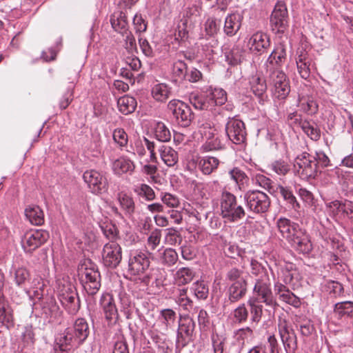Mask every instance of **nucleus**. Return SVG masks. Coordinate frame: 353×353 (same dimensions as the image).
I'll list each match as a JSON object with an SVG mask.
<instances>
[{"label": "nucleus", "mask_w": 353, "mask_h": 353, "mask_svg": "<svg viewBox=\"0 0 353 353\" xmlns=\"http://www.w3.org/2000/svg\"><path fill=\"white\" fill-rule=\"evenodd\" d=\"M278 231L290 245L302 254H308L312 250V244L305 230L291 220L281 217L276 221Z\"/></svg>", "instance_id": "obj_1"}, {"label": "nucleus", "mask_w": 353, "mask_h": 353, "mask_svg": "<svg viewBox=\"0 0 353 353\" xmlns=\"http://www.w3.org/2000/svg\"><path fill=\"white\" fill-rule=\"evenodd\" d=\"M248 273L237 268H232L227 272L225 279L228 282V286L225 292L224 307L244 298L248 292Z\"/></svg>", "instance_id": "obj_2"}, {"label": "nucleus", "mask_w": 353, "mask_h": 353, "mask_svg": "<svg viewBox=\"0 0 353 353\" xmlns=\"http://www.w3.org/2000/svg\"><path fill=\"white\" fill-rule=\"evenodd\" d=\"M253 294L254 296L251 298L259 299V301L266 306L265 312L268 313L270 316H274L279 304L273 295L270 279L267 274H264L256 280L253 288Z\"/></svg>", "instance_id": "obj_3"}, {"label": "nucleus", "mask_w": 353, "mask_h": 353, "mask_svg": "<svg viewBox=\"0 0 353 353\" xmlns=\"http://www.w3.org/2000/svg\"><path fill=\"white\" fill-rule=\"evenodd\" d=\"M221 215L229 222H237L245 216V210L238 204L232 193L223 190L220 198Z\"/></svg>", "instance_id": "obj_4"}, {"label": "nucleus", "mask_w": 353, "mask_h": 353, "mask_svg": "<svg viewBox=\"0 0 353 353\" xmlns=\"http://www.w3.org/2000/svg\"><path fill=\"white\" fill-rule=\"evenodd\" d=\"M316 159L313 155L304 152L298 155L294 162V168L297 174L304 180L315 179L319 170Z\"/></svg>", "instance_id": "obj_5"}, {"label": "nucleus", "mask_w": 353, "mask_h": 353, "mask_svg": "<svg viewBox=\"0 0 353 353\" xmlns=\"http://www.w3.org/2000/svg\"><path fill=\"white\" fill-rule=\"evenodd\" d=\"M247 209L253 214L266 212L270 206V199L262 191L249 190L243 195Z\"/></svg>", "instance_id": "obj_6"}, {"label": "nucleus", "mask_w": 353, "mask_h": 353, "mask_svg": "<svg viewBox=\"0 0 353 353\" xmlns=\"http://www.w3.org/2000/svg\"><path fill=\"white\" fill-rule=\"evenodd\" d=\"M168 108L180 126L187 128L191 125L194 114L187 103L180 100L173 99L168 103Z\"/></svg>", "instance_id": "obj_7"}, {"label": "nucleus", "mask_w": 353, "mask_h": 353, "mask_svg": "<svg viewBox=\"0 0 353 353\" xmlns=\"http://www.w3.org/2000/svg\"><path fill=\"white\" fill-rule=\"evenodd\" d=\"M273 95L279 99H285L290 92L289 80L282 70L266 71Z\"/></svg>", "instance_id": "obj_8"}, {"label": "nucleus", "mask_w": 353, "mask_h": 353, "mask_svg": "<svg viewBox=\"0 0 353 353\" xmlns=\"http://www.w3.org/2000/svg\"><path fill=\"white\" fill-rule=\"evenodd\" d=\"M50 237L49 232L44 230H31L21 238V245L25 252L32 253L45 244Z\"/></svg>", "instance_id": "obj_9"}, {"label": "nucleus", "mask_w": 353, "mask_h": 353, "mask_svg": "<svg viewBox=\"0 0 353 353\" xmlns=\"http://www.w3.org/2000/svg\"><path fill=\"white\" fill-rule=\"evenodd\" d=\"M83 179L92 194H101L108 192V179L101 172L94 169L88 170L84 172Z\"/></svg>", "instance_id": "obj_10"}, {"label": "nucleus", "mask_w": 353, "mask_h": 353, "mask_svg": "<svg viewBox=\"0 0 353 353\" xmlns=\"http://www.w3.org/2000/svg\"><path fill=\"white\" fill-rule=\"evenodd\" d=\"M80 281L88 294L95 295L101 288V274L97 268L91 264L81 270Z\"/></svg>", "instance_id": "obj_11"}, {"label": "nucleus", "mask_w": 353, "mask_h": 353, "mask_svg": "<svg viewBox=\"0 0 353 353\" xmlns=\"http://www.w3.org/2000/svg\"><path fill=\"white\" fill-rule=\"evenodd\" d=\"M149 253L141 250L130 252L128 259V271L130 274L139 276L149 269L150 261Z\"/></svg>", "instance_id": "obj_12"}, {"label": "nucleus", "mask_w": 353, "mask_h": 353, "mask_svg": "<svg viewBox=\"0 0 353 353\" xmlns=\"http://www.w3.org/2000/svg\"><path fill=\"white\" fill-rule=\"evenodd\" d=\"M289 17L286 5L278 1L270 16V26L273 31L283 33L288 27Z\"/></svg>", "instance_id": "obj_13"}, {"label": "nucleus", "mask_w": 353, "mask_h": 353, "mask_svg": "<svg viewBox=\"0 0 353 353\" xmlns=\"http://www.w3.org/2000/svg\"><path fill=\"white\" fill-rule=\"evenodd\" d=\"M225 130L228 139L233 143L240 145L245 141L247 133L241 120L229 117Z\"/></svg>", "instance_id": "obj_14"}, {"label": "nucleus", "mask_w": 353, "mask_h": 353, "mask_svg": "<svg viewBox=\"0 0 353 353\" xmlns=\"http://www.w3.org/2000/svg\"><path fill=\"white\" fill-rule=\"evenodd\" d=\"M102 259L105 266L114 269L122 260V248L116 241L105 243L103 248Z\"/></svg>", "instance_id": "obj_15"}, {"label": "nucleus", "mask_w": 353, "mask_h": 353, "mask_svg": "<svg viewBox=\"0 0 353 353\" xmlns=\"http://www.w3.org/2000/svg\"><path fill=\"white\" fill-rule=\"evenodd\" d=\"M59 299L62 305L70 314H75L80 309L81 304L78 293L74 288L64 287Z\"/></svg>", "instance_id": "obj_16"}, {"label": "nucleus", "mask_w": 353, "mask_h": 353, "mask_svg": "<svg viewBox=\"0 0 353 353\" xmlns=\"http://www.w3.org/2000/svg\"><path fill=\"white\" fill-rule=\"evenodd\" d=\"M278 330L286 353H295L297 350V338L294 330L285 320L279 321Z\"/></svg>", "instance_id": "obj_17"}, {"label": "nucleus", "mask_w": 353, "mask_h": 353, "mask_svg": "<svg viewBox=\"0 0 353 353\" xmlns=\"http://www.w3.org/2000/svg\"><path fill=\"white\" fill-rule=\"evenodd\" d=\"M196 324L194 320L190 316H185L179 322V327L176 333V344L185 346L192 341V336L195 330Z\"/></svg>", "instance_id": "obj_18"}, {"label": "nucleus", "mask_w": 353, "mask_h": 353, "mask_svg": "<svg viewBox=\"0 0 353 353\" xmlns=\"http://www.w3.org/2000/svg\"><path fill=\"white\" fill-rule=\"evenodd\" d=\"M77 341L69 327L57 335L54 344V353H68L73 347H79Z\"/></svg>", "instance_id": "obj_19"}, {"label": "nucleus", "mask_w": 353, "mask_h": 353, "mask_svg": "<svg viewBox=\"0 0 353 353\" xmlns=\"http://www.w3.org/2000/svg\"><path fill=\"white\" fill-rule=\"evenodd\" d=\"M248 46L253 54L262 55L270 46V37L262 31H257L250 37Z\"/></svg>", "instance_id": "obj_20"}, {"label": "nucleus", "mask_w": 353, "mask_h": 353, "mask_svg": "<svg viewBox=\"0 0 353 353\" xmlns=\"http://www.w3.org/2000/svg\"><path fill=\"white\" fill-rule=\"evenodd\" d=\"M286 59L285 47L283 44L279 43L275 46L266 61V71L282 70L281 68L285 63Z\"/></svg>", "instance_id": "obj_21"}, {"label": "nucleus", "mask_w": 353, "mask_h": 353, "mask_svg": "<svg viewBox=\"0 0 353 353\" xmlns=\"http://www.w3.org/2000/svg\"><path fill=\"white\" fill-rule=\"evenodd\" d=\"M249 83L252 93L259 99L260 103H263L268 99L266 80L256 74L249 79Z\"/></svg>", "instance_id": "obj_22"}, {"label": "nucleus", "mask_w": 353, "mask_h": 353, "mask_svg": "<svg viewBox=\"0 0 353 353\" xmlns=\"http://www.w3.org/2000/svg\"><path fill=\"white\" fill-rule=\"evenodd\" d=\"M296 60L298 72L304 79H307L310 76V65L312 61V57L303 48L297 50Z\"/></svg>", "instance_id": "obj_23"}, {"label": "nucleus", "mask_w": 353, "mask_h": 353, "mask_svg": "<svg viewBox=\"0 0 353 353\" xmlns=\"http://www.w3.org/2000/svg\"><path fill=\"white\" fill-rule=\"evenodd\" d=\"M110 22L112 29L124 37L129 30V24L126 13L123 11H116L110 17Z\"/></svg>", "instance_id": "obj_24"}, {"label": "nucleus", "mask_w": 353, "mask_h": 353, "mask_svg": "<svg viewBox=\"0 0 353 353\" xmlns=\"http://www.w3.org/2000/svg\"><path fill=\"white\" fill-rule=\"evenodd\" d=\"M243 16L239 12H234L229 14L224 23L223 31L228 37L234 36L240 30Z\"/></svg>", "instance_id": "obj_25"}, {"label": "nucleus", "mask_w": 353, "mask_h": 353, "mask_svg": "<svg viewBox=\"0 0 353 353\" xmlns=\"http://www.w3.org/2000/svg\"><path fill=\"white\" fill-rule=\"evenodd\" d=\"M69 328L80 345L85 341L90 334L89 324L83 318L77 319L74 321L73 327Z\"/></svg>", "instance_id": "obj_26"}, {"label": "nucleus", "mask_w": 353, "mask_h": 353, "mask_svg": "<svg viewBox=\"0 0 353 353\" xmlns=\"http://www.w3.org/2000/svg\"><path fill=\"white\" fill-rule=\"evenodd\" d=\"M14 326V318L11 307L4 301H0V333Z\"/></svg>", "instance_id": "obj_27"}, {"label": "nucleus", "mask_w": 353, "mask_h": 353, "mask_svg": "<svg viewBox=\"0 0 353 353\" xmlns=\"http://www.w3.org/2000/svg\"><path fill=\"white\" fill-rule=\"evenodd\" d=\"M100 305L103 308L105 319L109 321L117 320L118 313L112 296L109 293H104L100 299Z\"/></svg>", "instance_id": "obj_28"}, {"label": "nucleus", "mask_w": 353, "mask_h": 353, "mask_svg": "<svg viewBox=\"0 0 353 353\" xmlns=\"http://www.w3.org/2000/svg\"><path fill=\"white\" fill-rule=\"evenodd\" d=\"M259 299L249 298L247 301L248 312L250 314V324L256 325L261 321L263 314V305Z\"/></svg>", "instance_id": "obj_29"}, {"label": "nucleus", "mask_w": 353, "mask_h": 353, "mask_svg": "<svg viewBox=\"0 0 353 353\" xmlns=\"http://www.w3.org/2000/svg\"><path fill=\"white\" fill-rule=\"evenodd\" d=\"M135 169L134 163L126 156H121L112 163V170L115 174H132Z\"/></svg>", "instance_id": "obj_30"}, {"label": "nucleus", "mask_w": 353, "mask_h": 353, "mask_svg": "<svg viewBox=\"0 0 353 353\" xmlns=\"http://www.w3.org/2000/svg\"><path fill=\"white\" fill-rule=\"evenodd\" d=\"M188 65L183 59H177L172 65V81L176 85H180L185 80Z\"/></svg>", "instance_id": "obj_31"}, {"label": "nucleus", "mask_w": 353, "mask_h": 353, "mask_svg": "<svg viewBox=\"0 0 353 353\" xmlns=\"http://www.w3.org/2000/svg\"><path fill=\"white\" fill-rule=\"evenodd\" d=\"M189 101L195 109L200 110H212L213 109L208 92L191 93Z\"/></svg>", "instance_id": "obj_32"}, {"label": "nucleus", "mask_w": 353, "mask_h": 353, "mask_svg": "<svg viewBox=\"0 0 353 353\" xmlns=\"http://www.w3.org/2000/svg\"><path fill=\"white\" fill-rule=\"evenodd\" d=\"M326 206L334 216L339 214L343 216H348L353 212L352 203L348 201L343 203L339 200H335L328 203Z\"/></svg>", "instance_id": "obj_33"}, {"label": "nucleus", "mask_w": 353, "mask_h": 353, "mask_svg": "<svg viewBox=\"0 0 353 353\" xmlns=\"http://www.w3.org/2000/svg\"><path fill=\"white\" fill-rule=\"evenodd\" d=\"M223 147L224 143L221 136L215 129L209 132L208 135L206 137L205 143L202 146L203 150L205 152L221 150Z\"/></svg>", "instance_id": "obj_34"}, {"label": "nucleus", "mask_w": 353, "mask_h": 353, "mask_svg": "<svg viewBox=\"0 0 353 353\" xmlns=\"http://www.w3.org/2000/svg\"><path fill=\"white\" fill-rule=\"evenodd\" d=\"M42 314L48 322H53L59 314V307L55 299L50 297L43 301L41 303Z\"/></svg>", "instance_id": "obj_35"}, {"label": "nucleus", "mask_w": 353, "mask_h": 353, "mask_svg": "<svg viewBox=\"0 0 353 353\" xmlns=\"http://www.w3.org/2000/svg\"><path fill=\"white\" fill-rule=\"evenodd\" d=\"M230 179L235 183L239 190H245L249 183V177L245 172L238 167H234L228 172Z\"/></svg>", "instance_id": "obj_36"}, {"label": "nucleus", "mask_w": 353, "mask_h": 353, "mask_svg": "<svg viewBox=\"0 0 353 353\" xmlns=\"http://www.w3.org/2000/svg\"><path fill=\"white\" fill-rule=\"evenodd\" d=\"M220 161L211 156H205L201 158L198 162L199 170L205 175H210L217 170Z\"/></svg>", "instance_id": "obj_37"}, {"label": "nucleus", "mask_w": 353, "mask_h": 353, "mask_svg": "<svg viewBox=\"0 0 353 353\" xmlns=\"http://www.w3.org/2000/svg\"><path fill=\"white\" fill-rule=\"evenodd\" d=\"M299 106L305 113L310 115L316 114L319 110V105L312 96L299 95Z\"/></svg>", "instance_id": "obj_38"}, {"label": "nucleus", "mask_w": 353, "mask_h": 353, "mask_svg": "<svg viewBox=\"0 0 353 353\" xmlns=\"http://www.w3.org/2000/svg\"><path fill=\"white\" fill-rule=\"evenodd\" d=\"M118 201L125 216L128 219H132L135 212V203L133 198L127 194L119 193Z\"/></svg>", "instance_id": "obj_39"}, {"label": "nucleus", "mask_w": 353, "mask_h": 353, "mask_svg": "<svg viewBox=\"0 0 353 353\" xmlns=\"http://www.w3.org/2000/svg\"><path fill=\"white\" fill-rule=\"evenodd\" d=\"M25 215L32 225H41L44 223L43 211L38 205H32L26 208Z\"/></svg>", "instance_id": "obj_40"}, {"label": "nucleus", "mask_w": 353, "mask_h": 353, "mask_svg": "<svg viewBox=\"0 0 353 353\" xmlns=\"http://www.w3.org/2000/svg\"><path fill=\"white\" fill-rule=\"evenodd\" d=\"M137 102L135 98L124 95L117 100V107L120 112L128 115L134 112L137 108Z\"/></svg>", "instance_id": "obj_41"}, {"label": "nucleus", "mask_w": 353, "mask_h": 353, "mask_svg": "<svg viewBox=\"0 0 353 353\" xmlns=\"http://www.w3.org/2000/svg\"><path fill=\"white\" fill-rule=\"evenodd\" d=\"M194 276L195 273L192 269L183 267L176 270L174 275V279L177 285L181 286L190 283Z\"/></svg>", "instance_id": "obj_42"}, {"label": "nucleus", "mask_w": 353, "mask_h": 353, "mask_svg": "<svg viewBox=\"0 0 353 353\" xmlns=\"http://www.w3.org/2000/svg\"><path fill=\"white\" fill-rule=\"evenodd\" d=\"M158 150L162 161L168 166H174L178 162V153L172 148L161 145Z\"/></svg>", "instance_id": "obj_43"}, {"label": "nucleus", "mask_w": 353, "mask_h": 353, "mask_svg": "<svg viewBox=\"0 0 353 353\" xmlns=\"http://www.w3.org/2000/svg\"><path fill=\"white\" fill-rule=\"evenodd\" d=\"M245 51L239 46H234L232 49L224 53L225 61L231 66L240 64L243 60Z\"/></svg>", "instance_id": "obj_44"}, {"label": "nucleus", "mask_w": 353, "mask_h": 353, "mask_svg": "<svg viewBox=\"0 0 353 353\" xmlns=\"http://www.w3.org/2000/svg\"><path fill=\"white\" fill-rule=\"evenodd\" d=\"M179 259V256L176 250L173 248H168L159 253V260L161 264L166 267H172L175 265Z\"/></svg>", "instance_id": "obj_45"}, {"label": "nucleus", "mask_w": 353, "mask_h": 353, "mask_svg": "<svg viewBox=\"0 0 353 353\" xmlns=\"http://www.w3.org/2000/svg\"><path fill=\"white\" fill-rule=\"evenodd\" d=\"M334 313L341 319L343 316H353V302L343 301L334 305Z\"/></svg>", "instance_id": "obj_46"}, {"label": "nucleus", "mask_w": 353, "mask_h": 353, "mask_svg": "<svg viewBox=\"0 0 353 353\" xmlns=\"http://www.w3.org/2000/svg\"><path fill=\"white\" fill-rule=\"evenodd\" d=\"M155 138L161 142H168L171 139V132L163 122H157L154 128Z\"/></svg>", "instance_id": "obj_47"}, {"label": "nucleus", "mask_w": 353, "mask_h": 353, "mask_svg": "<svg viewBox=\"0 0 353 353\" xmlns=\"http://www.w3.org/2000/svg\"><path fill=\"white\" fill-rule=\"evenodd\" d=\"M208 93L212 108L215 105H222L227 101L226 92L221 88H214Z\"/></svg>", "instance_id": "obj_48"}, {"label": "nucleus", "mask_w": 353, "mask_h": 353, "mask_svg": "<svg viewBox=\"0 0 353 353\" xmlns=\"http://www.w3.org/2000/svg\"><path fill=\"white\" fill-rule=\"evenodd\" d=\"M277 190L290 207L295 210L300 208V205L297 201L296 198L289 188L282 185H279Z\"/></svg>", "instance_id": "obj_49"}, {"label": "nucleus", "mask_w": 353, "mask_h": 353, "mask_svg": "<svg viewBox=\"0 0 353 353\" xmlns=\"http://www.w3.org/2000/svg\"><path fill=\"white\" fill-rule=\"evenodd\" d=\"M233 321L238 324H243L248 321L249 317L247 304L241 303L232 312Z\"/></svg>", "instance_id": "obj_50"}, {"label": "nucleus", "mask_w": 353, "mask_h": 353, "mask_svg": "<svg viewBox=\"0 0 353 353\" xmlns=\"http://www.w3.org/2000/svg\"><path fill=\"white\" fill-rule=\"evenodd\" d=\"M303 131L312 140L318 141L321 137V131L314 123L305 120L300 122Z\"/></svg>", "instance_id": "obj_51"}, {"label": "nucleus", "mask_w": 353, "mask_h": 353, "mask_svg": "<svg viewBox=\"0 0 353 353\" xmlns=\"http://www.w3.org/2000/svg\"><path fill=\"white\" fill-rule=\"evenodd\" d=\"M170 94L168 87L164 83L155 85L152 90L153 98L160 102L165 101Z\"/></svg>", "instance_id": "obj_52"}, {"label": "nucleus", "mask_w": 353, "mask_h": 353, "mask_svg": "<svg viewBox=\"0 0 353 353\" xmlns=\"http://www.w3.org/2000/svg\"><path fill=\"white\" fill-rule=\"evenodd\" d=\"M202 50L205 52L206 56H212L215 54V49L218 47L219 42L214 37L204 38L200 37Z\"/></svg>", "instance_id": "obj_53"}, {"label": "nucleus", "mask_w": 353, "mask_h": 353, "mask_svg": "<svg viewBox=\"0 0 353 353\" xmlns=\"http://www.w3.org/2000/svg\"><path fill=\"white\" fill-rule=\"evenodd\" d=\"M190 23L188 21L187 19H181L178 23L176 32L174 34L175 39L180 41H185L189 37V31L188 30Z\"/></svg>", "instance_id": "obj_54"}, {"label": "nucleus", "mask_w": 353, "mask_h": 353, "mask_svg": "<svg viewBox=\"0 0 353 353\" xmlns=\"http://www.w3.org/2000/svg\"><path fill=\"white\" fill-rule=\"evenodd\" d=\"M191 290L198 299L205 300L208 296V286L203 281L194 282L191 287Z\"/></svg>", "instance_id": "obj_55"}, {"label": "nucleus", "mask_w": 353, "mask_h": 353, "mask_svg": "<svg viewBox=\"0 0 353 353\" xmlns=\"http://www.w3.org/2000/svg\"><path fill=\"white\" fill-rule=\"evenodd\" d=\"M159 319H162V323L166 327H171L175 323L176 313L170 308L163 309L160 311Z\"/></svg>", "instance_id": "obj_56"}, {"label": "nucleus", "mask_w": 353, "mask_h": 353, "mask_svg": "<svg viewBox=\"0 0 353 353\" xmlns=\"http://www.w3.org/2000/svg\"><path fill=\"white\" fill-rule=\"evenodd\" d=\"M166 234L165 241L170 245L180 244L182 241V236L178 230L174 228H170L165 230Z\"/></svg>", "instance_id": "obj_57"}, {"label": "nucleus", "mask_w": 353, "mask_h": 353, "mask_svg": "<svg viewBox=\"0 0 353 353\" xmlns=\"http://www.w3.org/2000/svg\"><path fill=\"white\" fill-rule=\"evenodd\" d=\"M114 141L119 145L121 150L126 147L128 142V136L123 128H116L112 133Z\"/></svg>", "instance_id": "obj_58"}, {"label": "nucleus", "mask_w": 353, "mask_h": 353, "mask_svg": "<svg viewBox=\"0 0 353 353\" xmlns=\"http://www.w3.org/2000/svg\"><path fill=\"white\" fill-rule=\"evenodd\" d=\"M220 28V23L214 18H208L204 23V30L209 37H214Z\"/></svg>", "instance_id": "obj_59"}, {"label": "nucleus", "mask_w": 353, "mask_h": 353, "mask_svg": "<svg viewBox=\"0 0 353 353\" xmlns=\"http://www.w3.org/2000/svg\"><path fill=\"white\" fill-rule=\"evenodd\" d=\"M269 168L279 175H285L290 171L289 164L281 159L272 162Z\"/></svg>", "instance_id": "obj_60"}, {"label": "nucleus", "mask_w": 353, "mask_h": 353, "mask_svg": "<svg viewBox=\"0 0 353 353\" xmlns=\"http://www.w3.org/2000/svg\"><path fill=\"white\" fill-rule=\"evenodd\" d=\"M198 310V324L201 330H206L210 325V318L206 310L204 309H196Z\"/></svg>", "instance_id": "obj_61"}, {"label": "nucleus", "mask_w": 353, "mask_h": 353, "mask_svg": "<svg viewBox=\"0 0 353 353\" xmlns=\"http://www.w3.org/2000/svg\"><path fill=\"white\" fill-rule=\"evenodd\" d=\"M201 8L198 5H192L185 9L182 19H187L189 23H192L193 19L201 15Z\"/></svg>", "instance_id": "obj_62"}, {"label": "nucleus", "mask_w": 353, "mask_h": 353, "mask_svg": "<svg viewBox=\"0 0 353 353\" xmlns=\"http://www.w3.org/2000/svg\"><path fill=\"white\" fill-rule=\"evenodd\" d=\"M279 299L281 301L291 305L294 307H299L301 305L300 299L290 290L285 294H282V296Z\"/></svg>", "instance_id": "obj_63"}, {"label": "nucleus", "mask_w": 353, "mask_h": 353, "mask_svg": "<svg viewBox=\"0 0 353 353\" xmlns=\"http://www.w3.org/2000/svg\"><path fill=\"white\" fill-rule=\"evenodd\" d=\"M293 265L289 264L283 270V281L285 284H294V280L297 281L296 270H293Z\"/></svg>", "instance_id": "obj_64"}]
</instances>
